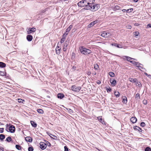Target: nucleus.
Masks as SVG:
<instances>
[{"label": "nucleus", "mask_w": 151, "mask_h": 151, "mask_svg": "<svg viewBox=\"0 0 151 151\" xmlns=\"http://www.w3.org/2000/svg\"><path fill=\"white\" fill-rule=\"evenodd\" d=\"M130 62L131 63H132L133 64H134H134L135 63H137L136 62L134 61H132V60L131 61H130Z\"/></svg>", "instance_id": "56"}, {"label": "nucleus", "mask_w": 151, "mask_h": 151, "mask_svg": "<svg viewBox=\"0 0 151 151\" xmlns=\"http://www.w3.org/2000/svg\"><path fill=\"white\" fill-rule=\"evenodd\" d=\"M84 2V5L85 7H86V6L89 5V0H83Z\"/></svg>", "instance_id": "22"}, {"label": "nucleus", "mask_w": 151, "mask_h": 151, "mask_svg": "<svg viewBox=\"0 0 151 151\" xmlns=\"http://www.w3.org/2000/svg\"><path fill=\"white\" fill-rule=\"evenodd\" d=\"M65 96L64 94L62 93H59L58 94H57V97L58 99H62L63 98H64Z\"/></svg>", "instance_id": "14"}, {"label": "nucleus", "mask_w": 151, "mask_h": 151, "mask_svg": "<svg viewBox=\"0 0 151 151\" xmlns=\"http://www.w3.org/2000/svg\"><path fill=\"white\" fill-rule=\"evenodd\" d=\"M40 145V147L42 150H45L47 147V144L44 142H41Z\"/></svg>", "instance_id": "5"}, {"label": "nucleus", "mask_w": 151, "mask_h": 151, "mask_svg": "<svg viewBox=\"0 0 151 151\" xmlns=\"http://www.w3.org/2000/svg\"><path fill=\"white\" fill-rule=\"evenodd\" d=\"M77 5L79 7H84V2L83 0L81 1L78 3Z\"/></svg>", "instance_id": "11"}, {"label": "nucleus", "mask_w": 151, "mask_h": 151, "mask_svg": "<svg viewBox=\"0 0 151 151\" xmlns=\"http://www.w3.org/2000/svg\"><path fill=\"white\" fill-rule=\"evenodd\" d=\"M37 111L39 113L42 114L44 113V111L41 109H38L37 110Z\"/></svg>", "instance_id": "34"}, {"label": "nucleus", "mask_w": 151, "mask_h": 151, "mask_svg": "<svg viewBox=\"0 0 151 151\" xmlns=\"http://www.w3.org/2000/svg\"><path fill=\"white\" fill-rule=\"evenodd\" d=\"M120 6L118 5H116L114 8V10L115 11L116 10H120Z\"/></svg>", "instance_id": "31"}, {"label": "nucleus", "mask_w": 151, "mask_h": 151, "mask_svg": "<svg viewBox=\"0 0 151 151\" xmlns=\"http://www.w3.org/2000/svg\"><path fill=\"white\" fill-rule=\"evenodd\" d=\"M34 150V148L32 146L29 147L28 148V151H33Z\"/></svg>", "instance_id": "39"}, {"label": "nucleus", "mask_w": 151, "mask_h": 151, "mask_svg": "<svg viewBox=\"0 0 151 151\" xmlns=\"http://www.w3.org/2000/svg\"><path fill=\"white\" fill-rule=\"evenodd\" d=\"M80 51L81 53L86 55L87 49L83 46H80L79 47Z\"/></svg>", "instance_id": "4"}, {"label": "nucleus", "mask_w": 151, "mask_h": 151, "mask_svg": "<svg viewBox=\"0 0 151 151\" xmlns=\"http://www.w3.org/2000/svg\"><path fill=\"white\" fill-rule=\"evenodd\" d=\"M25 140L27 142H32V138L30 137H27L25 138Z\"/></svg>", "instance_id": "17"}, {"label": "nucleus", "mask_w": 151, "mask_h": 151, "mask_svg": "<svg viewBox=\"0 0 151 151\" xmlns=\"http://www.w3.org/2000/svg\"><path fill=\"white\" fill-rule=\"evenodd\" d=\"M76 67L75 66H73L72 67V69H73L75 70V69H76Z\"/></svg>", "instance_id": "64"}, {"label": "nucleus", "mask_w": 151, "mask_h": 151, "mask_svg": "<svg viewBox=\"0 0 151 151\" xmlns=\"http://www.w3.org/2000/svg\"><path fill=\"white\" fill-rule=\"evenodd\" d=\"M92 6H91L92 7V11H95L97 10L99 8V6L98 4H92Z\"/></svg>", "instance_id": "6"}, {"label": "nucleus", "mask_w": 151, "mask_h": 151, "mask_svg": "<svg viewBox=\"0 0 151 151\" xmlns=\"http://www.w3.org/2000/svg\"><path fill=\"white\" fill-rule=\"evenodd\" d=\"M138 68L140 70H141L140 69V68L142 69H145V68H143V67H142V66H140V65H139V66H138Z\"/></svg>", "instance_id": "57"}, {"label": "nucleus", "mask_w": 151, "mask_h": 151, "mask_svg": "<svg viewBox=\"0 0 151 151\" xmlns=\"http://www.w3.org/2000/svg\"><path fill=\"white\" fill-rule=\"evenodd\" d=\"M36 30V29L35 28H29L27 31V34H30L32 32H35Z\"/></svg>", "instance_id": "7"}, {"label": "nucleus", "mask_w": 151, "mask_h": 151, "mask_svg": "<svg viewBox=\"0 0 151 151\" xmlns=\"http://www.w3.org/2000/svg\"><path fill=\"white\" fill-rule=\"evenodd\" d=\"M65 37H66L65 36V34H63L62 36V38L60 41V42L61 43H62L64 42L65 39Z\"/></svg>", "instance_id": "24"}, {"label": "nucleus", "mask_w": 151, "mask_h": 151, "mask_svg": "<svg viewBox=\"0 0 151 151\" xmlns=\"http://www.w3.org/2000/svg\"><path fill=\"white\" fill-rule=\"evenodd\" d=\"M143 104L146 105L147 104V102L146 100L144 101H143Z\"/></svg>", "instance_id": "62"}, {"label": "nucleus", "mask_w": 151, "mask_h": 151, "mask_svg": "<svg viewBox=\"0 0 151 151\" xmlns=\"http://www.w3.org/2000/svg\"><path fill=\"white\" fill-rule=\"evenodd\" d=\"M6 141L8 142H9L10 141H12V139L11 137H8L6 138Z\"/></svg>", "instance_id": "35"}, {"label": "nucleus", "mask_w": 151, "mask_h": 151, "mask_svg": "<svg viewBox=\"0 0 151 151\" xmlns=\"http://www.w3.org/2000/svg\"><path fill=\"white\" fill-rule=\"evenodd\" d=\"M151 28V24H148L147 25V28Z\"/></svg>", "instance_id": "58"}, {"label": "nucleus", "mask_w": 151, "mask_h": 151, "mask_svg": "<svg viewBox=\"0 0 151 151\" xmlns=\"http://www.w3.org/2000/svg\"><path fill=\"white\" fill-rule=\"evenodd\" d=\"M114 94L115 96L116 97H118L119 96L120 94V93L118 91H115L114 93Z\"/></svg>", "instance_id": "30"}, {"label": "nucleus", "mask_w": 151, "mask_h": 151, "mask_svg": "<svg viewBox=\"0 0 151 151\" xmlns=\"http://www.w3.org/2000/svg\"><path fill=\"white\" fill-rule=\"evenodd\" d=\"M64 151H69L68 148L67 146H65L64 147Z\"/></svg>", "instance_id": "49"}, {"label": "nucleus", "mask_w": 151, "mask_h": 151, "mask_svg": "<svg viewBox=\"0 0 151 151\" xmlns=\"http://www.w3.org/2000/svg\"><path fill=\"white\" fill-rule=\"evenodd\" d=\"M60 48L58 46H57V47L56 48V52L57 55H59L60 52Z\"/></svg>", "instance_id": "18"}, {"label": "nucleus", "mask_w": 151, "mask_h": 151, "mask_svg": "<svg viewBox=\"0 0 151 151\" xmlns=\"http://www.w3.org/2000/svg\"><path fill=\"white\" fill-rule=\"evenodd\" d=\"M129 81L133 83H136L137 81L136 78L133 79L131 78H129Z\"/></svg>", "instance_id": "19"}, {"label": "nucleus", "mask_w": 151, "mask_h": 151, "mask_svg": "<svg viewBox=\"0 0 151 151\" xmlns=\"http://www.w3.org/2000/svg\"><path fill=\"white\" fill-rule=\"evenodd\" d=\"M99 121L103 124L104 122V121L102 120V116H99L97 117Z\"/></svg>", "instance_id": "26"}, {"label": "nucleus", "mask_w": 151, "mask_h": 151, "mask_svg": "<svg viewBox=\"0 0 151 151\" xmlns=\"http://www.w3.org/2000/svg\"><path fill=\"white\" fill-rule=\"evenodd\" d=\"M48 9V8H47L45 9H44V10H41V13H43L45 12L46 11H47V10Z\"/></svg>", "instance_id": "47"}, {"label": "nucleus", "mask_w": 151, "mask_h": 151, "mask_svg": "<svg viewBox=\"0 0 151 151\" xmlns=\"http://www.w3.org/2000/svg\"><path fill=\"white\" fill-rule=\"evenodd\" d=\"M133 129L134 130H138L139 132H142V129L140 127L137 126H134L133 127Z\"/></svg>", "instance_id": "20"}, {"label": "nucleus", "mask_w": 151, "mask_h": 151, "mask_svg": "<svg viewBox=\"0 0 151 151\" xmlns=\"http://www.w3.org/2000/svg\"><path fill=\"white\" fill-rule=\"evenodd\" d=\"M124 57H125L127 59V61H129L130 62V61H131V60L132 59L135 60V59L133 58H131V57H129L127 56H124Z\"/></svg>", "instance_id": "23"}, {"label": "nucleus", "mask_w": 151, "mask_h": 151, "mask_svg": "<svg viewBox=\"0 0 151 151\" xmlns=\"http://www.w3.org/2000/svg\"><path fill=\"white\" fill-rule=\"evenodd\" d=\"M73 27V26L72 25H70V26L66 29V32L64 34H65V37L68 35V32L70 31L71 28Z\"/></svg>", "instance_id": "9"}, {"label": "nucleus", "mask_w": 151, "mask_h": 151, "mask_svg": "<svg viewBox=\"0 0 151 151\" xmlns=\"http://www.w3.org/2000/svg\"><path fill=\"white\" fill-rule=\"evenodd\" d=\"M4 128H0V132L1 133H3L4 132Z\"/></svg>", "instance_id": "54"}, {"label": "nucleus", "mask_w": 151, "mask_h": 151, "mask_svg": "<svg viewBox=\"0 0 151 151\" xmlns=\"http://www.w3.org/2000/svg\"><path fill=\"white\" fill-rule=\"evenodd\" d=\"M91 73V72L90 71H87V74L88 76H89V75H90Z\"/></svg>", "instance_id": "59"}, {"label": "nucleus", "mask_w": 151, "mask_h": 151, "mask_svg": "<svg viewBox=\"0 0 151 151\" xmlns=\"http://www.w3.org/2000/svg\"><path fill=\"white\" fill-rule=\"evenodd\" d=\"M66 109L69 112H70V113H73V110H72L71 109H69V108H66Z\"/></svg>", "instance_id": "45"}, {"label": "nucleus", "mask_w": 151, "mask_h": 151, "mask_svg": "<svg viewBox=\"0 0 151 151\" xmlns=\"http://www.w3.org/2000/svg\"><path fill=\"white\" fill-rule=\"evenodd\" d=\"M97 23V21L95 20L93 22H91L90 24H89V26H90L89 27H91L93 26L95 24Z\"/></svg>", "instance_id": "21"}, {"label": "nucleus", "mask_w": 151, "mask_h": 151, "mask_svg": "<svg viewBox=\"0 0 151 151\" xmlns=\"http://www.w3.org/2000/svg\"><path fill=\"white\" fill-rule=\"evenodd\" d=\"M30 123L32 127H37V124L34 121H30Z\"/></svg>", "instance_id": "25"}, {"label": "nucleus", "mask_w": 151, "mask_h": 151, "mask_svg": "<svg viewBox=\"0 0 151 151\" xmlns=\"http://www.w3.org/2000/svg\"><path fill=\"white\" fill-rule=\"evenodd\" d=\"M111 35L109 33H108L105 31H104L101 33V35L102 37H108Z\"/></svg>", "instance_id": "8"}, {"label": "nucleus", "mask_w": 151, "mask_h": 151, "mask_svg": "<svg viewBox=\"0 0 151 151\" xmlns=\"http://www.w3.org/2000/svg\"><path fill=\"white\" fill-rule=\"evenodd\" d=\"M5 136L3 134H0V140L1 141H3V140L5 138Z\"/></svg>", "instance_id": "27"}, {"label": "nucleus", "mask_w": 151, "mask_h": 151, "mask_svg": "<svg viewBox=\"0 0 151 151\" xmlns=\"http://www.w3.org/2000/svg\"><path fill=\"white\" fill-rule=\"evenodd\" d=\"M6 130L7 132H10L11 133H14L15 131V128L14 125L7 124H6Z\"/></svg>", "instance_id": "1"}, {"label": "nucleus", "mask_w": 151, "mask_h": 151, "mask_svg": "<svg viewBox=\"0 0 151 151\" xmlns=\"http://www.w3.org/2000/svg\"><path fill=\"white\" fill-rule=\"evenodd\" d=\"M122 102H123L125 104L127 102V98L126 96H124L123 98H122Z\"/></svg>", "instance_id": "32"}, {"label": "nucleus", "mask_w": 151, "mask_h": 151, "mask_svg": "<svg viewBox=\"0 0 151 151\" xmlns=\"http://www.w3.org/2000/svg\"><path fill=\"white\" fill-rule=\"evenodd\" d=\"M96 83L98 84H99L101 83V81L99 80H98L96 82Z\"/></svg>", "instance_id": "61"}, {"label": "nucleus", "mask_w": 151, "mask_h": 151, "mask_svg": "<svg viewBox=\"0 0 151 151\" xmlns=\"http://www.w3.org/2000/svg\"><path fill=\"white\" fill-rule=\"evenodd\" d=\"M135 83L136 85L137 86L139 87H141L142 86V85L139 82H138V81H137L136 83Z\"/></svg>", "instance_id": "28"}, {"label": "nucleus", "mask_w": 151, "mask_h": 151, "mask_svg": "<svg viewBox=\"0 0 151 151\" xmlns=\"http://www.w3.org/2000/svg\"><path fill=\"white\" fill-rule=\"evenodd\" d=\"M109 74L111 77H114L115 76L114 73L112 72H110L109 73Z\"/></svg>", "instance_id": "37"}, {"label": "nucleus", "mask_w": 151, "mask_h": 151, "mask_svg": "<svg viewBox=\"0 0 151 151\" xmlns=\"http://www.w3.org/2000/svg\"><path fill=\"white\" fill-rule=\"evenodd\" d=\"M130 120L132 123H134L136 122L137 119L135 117H132L130 118Z\"/></svg>", "instance_id": "15"}, {"label": "nucleus", "mask_w": 151, "mask_h": 151, "mask_svg": "<svg viewBox=\"0 0 151 151\" xmlns=\"http://www.w3.org/2000/svg\"><path fill=\"white\" fill-rule=\"evenodd\" d=\"M145 125V123L143 122H142L140 124V126L142 127H144Z\"/></svg>", "instance_id": "48"}, {"label": "nucleus", "mask_w": 151, "mask_h": 151, "mask_svg": "<svg viewBox=\"0 0 151 151\" xmlns=\"http://www.w3.org/2000/svg\"><path fill=\"white\" fill-rule=\"evenodd\" d=\"M134 65L138 67V66H139L140 65V63L137 62V63H135Z\"/></svg>", "instance_id": "53"}, {"label": "nucleus", "mask_w": 151, "mask_h": 151, "mask_svg": "<svg viewBox=\"0 0 151 151\" xmlns=\"http://www.w3.org/2000/svg\"><path fill=\"white\" fill-rule=\"evenodd\" d=\"M133 10V9L132 8L130 9H127V12H131Z\"/></svg>", "instance_id": "55"}, {"label": "nucleus", "mask_w": 151, "mask_h": 151, "mask_svg": "<svg viewBox=\"0 0 151 151\" xmlns=\"http://www.w3.org/2000/svg\"><path fill=\"white\" fill-rule=\"evenodd\" d=\"M81 88L80 87H77L75 85H73L71 86V89L72 91L76 92H78L80 91Z\"/></svg>", "instance_id": "3"}, {"label": "nucleus", "mask_w": 151, "mask_h": 151, "mask_svg": "<svg viewBox=\"0 0 151 151\" xmlns=\"http://www.w3.org/2000/svg\"><path fill=\"white\" fill-rule=\"evenodd\" d=\"M18 102L22 104L23 103V102L24 101V100L22 99H18Z\"/></svg>", "instance_id": "42"}, {"label": "nucleus", "mask_w": 151, "mask_h": 151, "mask_svg": "<svg viewBox=\"0 0 151 151\" xmlns=\"http://www.w3.org/2000/svg\"><path fill=\"white\" fill-rule=\"evenodd\" d=\"M132 28L131 26L130 25H128L127 28L128 29H131Z\"/></svg>", "instance_id": "63"}, {"label": "nucleus", "mask_w": 151, "mask_h": 151, "mask_svg": "<svg viewBox=\"0 0 151 151\" xmlns=\"http://www.w3.org/2000/svg\"><path fill=\"white\" fill-rule=\"evenodd\" d=\"M86 51H87V52H86V55L87 54H90L91 52V51L90 50H89V49H87V50Z\"/></svg>", "instance_id": "44"}, {"label": "nucleus", "mask_w": 151, "mask_h": 151, "mask_svg": "<svg viewBox=\"0 0 151 151\" xmlns=\"http://www.w3.org/2000/svg\"><path fill=\"white\" fill-rule=\"evenodd\" d=\"M106 90L107 92H109L111 91V88L109 87L108 88H106Z\"/></svg>", "instance_id": "40"}, {"label": "nucleus", "mask_w": 151, "mask_h": 151, "mask_svg": "<svg viewBox=\"0 0 151 151\" xmlns=\"http://www.w3.org/2000/svg\"><path fill=\"white\" fill-rule=\"evenodd\" d=\"M6 66V64L2 62H0V67L1 68H4Z\"/></svg>", "instance_id": "29"}, {"label": "nucleus", "mask_w": 151, "mask_h": 151, "mask_svg": "<svg viewBox=\"0 0 151 151\" xmlns=\"http://www.w3.org/2000/svg\"><path fill=\"white\" fill-rule=\"evenodd\" d=\"M27 39L29 42L31 41L33 39L32 36L30 35H28L27 36Z\"/></svg>", "instance_id": "13"}, {"label": "nucleus", "mask_w": 151, "mask_h": 151, "mask_svg": "<svg viewBox=\"0 0 151 151\" xmlns=\"http://www.w3.org/2000/svg\"><path fill=\"white\" fill-rule=\"evenodd\" d=\"M15 147L16 149L18 150H21L22 147L21 146L19 145H16L15 146Z\"/></svg>", "instance_id": "33"}, {"label": "nucleus", "mask_w": 151, "mask_h": 151, "mask_svg": "<svg viewBox=\"0 0 151 151\" xmlns=\"http://www.w3.org/2000/svg\"><path fill=\"white\" fill-rule=\"evenodd\" d=\"M4 148L2 147H0V151H4Z\"/></svg>", "instance_id": "60"}, {"label": "nucleus", "mask_w": 151, "mask_h": 151, "mask_svg": "<svg viewBox=\"0 0 151 151\" xmlns=\"http://www.w3.org/2000/svg\"><path fill=\"white\" fill-rule=\"evenodd\" d=\"M134 35L135 36H137L139 34V33L138 32H135L133 33Z\"/></svg>", "instance_id": "46"}, {"label": "nucleus", "mask_w": 151, "mask_h": 151, "mask_svg": "<svg viewBox=\"0 0 151 151\" xmlns=\"http://www.w3.org/2000/svg\"><path fill=\"white\" fill-rule=\"evenodd\" d=\"M111 45L112 46L117 47L118 48H122L123 47V46L122 45H118L117 43H112L111 44Z\"/></svg>", "instance_id": "16"}, {"label": "nucleus", "mask_w": 151, "mask_h": 151, "mask_svg": "<svg viewBox=\"0 0 151 151\" xmlns=\"http://www.w3.org/2000/svg\"><path fill=\"white\" fill-rule=\"evenodd\" d=\"M52 135L53 137H54V138L51 137L53 139H54L55 140H57L58 139V138L56 136L53 135L52 134Z\"/></svg>", "instance_id": "50"}, {"label": "nucleus", "mask_w": 151, "mask_h": 151, "mask_svg": "<svg viewBox=\"0 0 151 151\" xmlns=\"http://www.w3.org/2000/svg\"><path fill=\"white\" fill-rule=\"evenodd\" d=\"M145 151H151V149L149 147H146L145 149Z\"/></svg>", "instance_id": "38"}, {"label": "nucleus", "mask_w": 151, "mask_h": 151, "mask_svg": "<svg viewBox=\"0 0 151 151\" xmlns=\"http://www.w3.org/2000/svg\"><path fill=\"white\" fill-rule=\"evenodd\" d=\"M5 75V73L3 72L0 71V75L1 76H4Z\"/></svg>", "instance_id": "51"}, {"label": "nucleus", "mask_w": 151, "mask_h": 151, "mask_svg": "<svg viewBox=\"0 0 151 151\" xmlns=\"http://www.w3.org/2000/svg\"><path fill=\"white\" fill-rule=\"evenodd\" d=\"M110 81L112 86H114L116 85V81L115 79H111Z\"/></svg>", "instance_id": "10"}, {"label": "nucleus", "mask_w": 151, "mask_h": 151, "mask_svg": "<svg viewBox=\"0 0 151 151\" xmlns=\"http://www.w3.org/2000/svg\"><path fill=\"white\" fill-rule=\"evenodd\" d=\"M135 98H137V99H140V94L139 93H137L136 95V96L135 97Z\"/></svg>", "instance_id": "41"}, {"label": "nucleus", "mask_w": 151, "mask_h": 151, "mask_svg": "<svg viewBox=\"0 0 151 151\" xmlns=\"http://www.w3.org/2000/svg\"><path fill=\"white\" fill-rule=\"evenodd\" d=\"M94 68L95 70H97L99 68L98 65L97 64H95L94 65Z\"/></svg>", "instance_id": "36"}, {"label": "nucleus", "mask_w": 151, "mask_h": 151, "mask_svg": "<svg viewBox=\"0 0 151 151\" xmlns=\"http://www.w3.org/2000/svg\"><path fill=\"white\" fill-rule=\"evenodd\" d=\"M46 143H47V145L48 146H51V144L48 141H46Z\"/></svg>", "instance_id": "52"}, {"label": "nucleus", "mask_w": 151, "mask_h": 151, "mask_svg": "<svg viewBox=\"0 0 151 151\" xmlns=\"http://www.w3.org/2000/svg\"><path fill=\"white\" fill-rule=\"evenodd\" d=\"M94 0H89V5L86 6V7H84L83 8L84 9H86V10H92V5L93 4V3L94 2Z\"/></svg>", "instance_id": "2"}, {"label": "nucleus", "mask_w": 151, "mask_h": 151, "mask_svg": "<svg viewBox=\"0 0 151 151\" xmlns=\"http://www.w3.org/2000/svg\"><path fill=\"white\" fill-rule=\"evenodd\" d=\"M69 42L68 41H66L65 42L64 45L63 50L64 51H66V47L68 45Z\"/></svg>", "instance_id": "12"}, {"label": "nucleus", "mask_w": 151, "mask_h": 151, "mask_svg": "<svg viewBox=\"0 0 151 151\" xmlns=\"http://www.w3.org/2000/svg\"><path fill=\"white\" fill-rule=\"evenodd\" d=\"M75 54L74 52H73L71 54V59H73L75 58Z\"/></svg>", "instance_id": "43"}]
</instances>
